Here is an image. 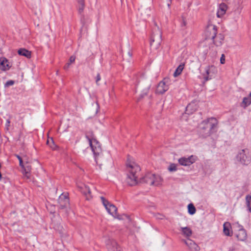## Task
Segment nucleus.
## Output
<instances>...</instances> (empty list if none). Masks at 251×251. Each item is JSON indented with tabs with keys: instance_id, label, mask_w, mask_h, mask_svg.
Instances as JSON below:
<instances>
[{
	"instance_id": "1",
	"label": "nucleus",
	"mask_w": 251,
	"mask_h": 251,
	"mask_svg": "<svg viewBox=\"0 0 251 251\" xmlns=\"http://www.w3.org/2000/svg\"><path fill=\"white\" fill-rule=\"evenodd\" d=\"M217 123L214 118L203 121L200 125L199 134L200 137L205 138L217 131Z\"/></svg>"
},
{
	"instance_id": "2",
	"label": "nucleus",
	"mask_w": 251,
	"mask_h": 251,
	"mask_svg": "<svg viewBox=\"0 0 251 251\" xmlns=\"http://www.w3.org/2000/svg\"><path fill=\"white\" fill-rule=\"evenodd\" d=\"M85 136L89 141L95 161L97 163L98 157L102 153V149L100 143L95 138L94 132L92 130L85 131Z\"/></svg>"
},
{
	"instance_id": "3",
	"label": "nucleus",
	"mask_w": 251,
	"mask_h": 251,
	"mask_svg": "<svg viewBox=\"0 0 251 251\" xmlns=\"http://www.w3.org/2000/svg\"><path fill=\"white\" fill-rule=\"evenodd\" d=\"M126 167L128 173L127 174L126 182L129 186H134L137 183V174L141 170L140 167L134 162L127 163Z\"/></svg>"
},
{
	"instance_id": "4",
	"label": "nucleus",
	"mask_w": 251,
	"mask_h": 251,
	"mask_svg": "<svg viewBox=\"0 0 251 251\" xmlns=\"http://www.w3.org/2000/svg\"><path fill=\"white\" fill-rule=\"evenodd\" d=\"M237 161L243 165H248L251 162V156L248 149H244L239 151L236 156Z\"/></svg>"
},
{
	"instance_id": "5",
	"label": "nucleus",
	"mask_w": 251,
	"mask_h": 251,
	"mask_svg": "<svg viewBox=\"0 0 251 251\" xmlns=\"http://www.w3.org/2000/svg\"><path fill=\"white\" fill-rule=\"evenodd\" d=\"M162 41V32L158 28L157 30L152 32L151 37L150 45L155 48H158Z\"/></svg>"
},
{
	"instance_id": "6",
	"label": "nucleus",
	"mask_w": 251,
	"mask_h": 251,
	"mask_svg": "<svg viewBox=\"0 0 251 251\" xmlns=\"http://www.w3.org/2000/svg\"><path fill=\"white\" fill-rule=\"evenodd\" d=\"M205 33L207 39L214 40L217 34V26L211 24L208 25L206 28Z\"/></svg>"
},
{
	"instance_id": "7",
	"label": "nucleus",
	"mask_w": 251,
	"mask_h": 251,
	"mask_svg": "<svg viewBox=\"0 0 251 251\" xmlns=\"http://www.w3.org/2000/svg\"><path fill=\"white\" fill-rule=\"evenodd\" d=\"M169 78L167 77L164 78L158 84L156 89V92L160 94H164L169 89Z\"/></svg>"
},
{
	"instance_id": "8",
	"label": "nucleus",
	"mask_w": 251,
	"mask_h": 251,
	"mask_svg": "<svg viewBox=\"0 0 251 251\" xmlns=\"http://www.w3.org/2000/svg\"><path fill=\"white\" fill-rule=\"evenodd\" d=\"M197 157L193 155L188 157H182L178 159V162L180 165L183 166H190L196 161Z\"/></svg>"
},
{
	"instance_id": "9",
	"label": "nucleus",
	"mask_w": 251,
	"mask_h": 251,
	"mask_svg": "<svg viewBox=\"0 0 251 251\" xmlns=\"http://www.w3.org/2000/svg\"><path fill=\"white\" fill-rule=\"evenodd\" d=\"M59 208L64 209L69 206V199L66 194H62L58 200Z\"/></svg>"
},
{
	"instance_id": "10",
	"label": "nucleus",
	"mask_w": 251,
	"mask_h": 251,
	"mask_svg": "<svg viewBox=\"0 0 251 251\" xmlns=\"http://www.w3.org/2000/svg\"><path fill=\"white\" fill-rule=\"evenodd\" d=\"M107 246L109 251H121V247L115 240H108L107 242Z\"/></svg>"
},
{
	"instance_id": "11",
	"label": "nucleus",
	"mask_w": 251,
	"mask_h": 251,
	"mask_svg": "<svg viewBox=\"0 0 251 251\" xmlns=\"http://www.w3.org/2000/svg\"><path fill=\"white\" fill-rule=\"evenodd\" d=\"M183 241L188 247L190 251H199L200 250L198 245L191 239L188 238L186 240H183Z\"/></svg>"
},
{
	"instance_id": "12",
	"label": "nucleus",
	"mask_w": 251,
	"mask_h": 251,
	"mask_svg": "<svg viewBox=\"0 0 251 251\" xmlns=\"http://www.w3.org/2000/svg\"><path fill=\"white\" fill-rule=\"evenodd\" d=\"M154 177V174L151 173H147L144 177H142L140 179V182L146 183L149 184L150 185H153L154 181L153 179Z\"/></svg>"
},
{
	"instance_id": "13",
	"label": "nucleus",
	"mask_w": 251,
	"mask_h": 251,
	"mask_svg": "<svg viewBox=\"0 0 251 251\" xmlns=\"http://www.w3.org/2000/svg\"><path fill=\"white\" fill-rule=\"evenodd\" d=\"M239 229L238 233L236 234V237L239 241H244L247 239V234L246 230L243 228V226H239Z\"/></svg>"
},
{
	"instance_id": "14",
	"label": "nucleus",
	"mask_w": 251,
	"mask_h": 251,
	"mask_svg": "<svg viewBox=\"0 0 251 251\" xmlns=\"http://www.w3.org/2000/svg\"><path fill=\"white\" fill-rule=\"evenodd\" d=\"M224 35L222 34H217L215 38L212 40L213 44L217 47H220L223 44L224 40Z\"/></svg>"
},
{
	"instance_id": "15",
	"label": "nucleus",
	"mask_w": 251,
	"mask_h": 251,
	"mask_svg": "<svg viewBox=\"0 0 251 251\" xmlns=\"http://www.w3.org/2000/svg\"><path fill=\"white\" fill-rule=\"evenodd\" d=\"M227 9L226 5L222 3L219 5V8L217 12V16L218 17H222L225 13Z\"/></svg>"
},
{
	"instance_id": "16",
	"label": "nucleus",
	"mask_w": 251,
	"mask_h": 251,
	"mask_svg": "<svg viewBox=\"0 0 251 251\" xmlns=\"http://www.w3.org/2000/svg\"><path fill=\"white\" fill-rule=\"evenodd\" d=\"M231 225L229 222H226L223 225V232L224 234L228 236H231L232 231H230Z\"/></svg>"
},
{
	"instance_id": "17",
	"label": "nucleus",
	"mask_w": 251,
	"mask_h": 251,
	"mask_svg": "<svg viewBox=\"0 0 251 251\" xmlns=\"http://www.w3.org/2000/svg\"><path fill=\"white\" fill-rule=\"evenodd\" d=\"M18 53L20 55L25 56L27 58L31 57V52L25 49H20L18 51Z\"/></svg>"
},
{
	"instance_id": "18",
	"label": "nucleus",
	"mask_w": 251,
	"mask_h": 251,
	"mask_svg": "<svg viewBox=\"0 0 251 251\" xmlns=\"http://www.w3.org/2000/svg\"><path fill=\"white\" fill-rule=\"evenodd\" d=\"M8 62V60L5 58H0V66H1V69L3 71H6L9 69L10 67L8 64H7L6 66L5 64Z\"/></svg>"
},
{
	"instance_id": "19",
	"label": "nucleus",
	"mask_w": 251,
	"mask_h": 251,
	"mask_svg": "<svg viewBox=\"0 0 251 251\" xmlns=\"http://www.w3.org/2000/svg\"><path fill=\"white\" fill-rule=\"evenodd\" d=\"M106 209L109 214L113 216L116 214L117 211V208L112 203H110Z\"/></svg>"
},
{
	"instance_id": "20",
	"label": "nucleus",
	"mask_w": 251,
	"mask_h": 251,
	"mask_svg": "<svg viewBox=\"0 0 251 251\" xmlns=\"http://www.w3.org/2000/svg\"><path fill=\"white\" fill-rule=\"evenodd\" d=\"M181 231L184 236L189 237L192 235V231L188 227H181Z\"/></svg>"
},
{
	"instance_id": "21",
	"label": "nucleus",
	"mask_w": 251,
	"mask_h": 251,
	"mask_svg": "<svg viewBox=\"0 0 251 251\" xmlns=\"http://www.w3.org/2000/svg\"><path fill=\"white\" fill-rule=\"evenodd\" d=\"M242 103L244 104L243 106L244 108L251 104V92L248 97L243 98Z\"/></svg>"
},
{
	"instance_id": "22",
	"label": "nucleus",
	"mask_w": 251,
	"mask_h": 251,
	"mask_svg": "<svg viewBox=\"0 0 251 251\" xmlns=\"http://www.w3.org/2000/svg\"><path fill=\"white\" fill-rule=\"evenodd\" d=\"M82 193L86 196L87 200H90L92 198L91 192L89 187L85 186L84 190L83 191Z\"/></svg>"
},
{
	"instance_id": "23",
	"label": "nucleus",
	"mask_w": 251,
	"mask_h": 251,
	"mask_svg": "<svg viewBox=\"0 0 251 251\" xmlns=\"http://www.w3.org/2000/svg\"><path fill=\"white\" fill-rule=\"evenodd\" d=\"M77 2L78 4V12L79 14H81L85 7V1L84 0H78Z\"/></svg>"
},
{
	"instance_id": "24",
	"label": "nucleus",
	"mask_w": 251,
	"mask_h": 251,
	"mask_svg": "<svg viewBox=\"0 0 251 251\" xmlns=\"http://www.w3.org/2000/svg\"><path fill=\"white\" fill-rule=\"evenodd\" d=\"M184 64L181 63L176 69V71L174 73V76L176 77L181 74L182 70L184 69Z\"/></svg>"
},
{
	"instance_id": "25",
	"label": "nucleus",
	"mask_w": 251,
	"mask_h": 251,
	"mask_svg": "<svg viewBox=\"0 0 251 251\" xmlns=\"http://www.w3.org/2000/svg\"><path fill=\"white\" fill-rule=\"evenodd\" d=\"M153 177V181H154V183H153V185L156 186H159L162 181L161 177L159 175H155L154 174Z\"/></svg>"
},
{
	"instance_id": "26",
	"label": "nucleus",
	"mask_w": 251,
	"mask_h": 251,
	"mask_svg": "<svg viewBox=\"0 0 251 251\" xmlns=\"http://www.w3.org/2000/svg\"><path fill=\"white\" fill-rule=\"evenodd\" d=\"M194 105V103H189L186 107V113H187L188 114L193 113V111H195L196 109V107L193 108Z\"/></svg>"
},
{
	"instance_id": "27",
	"label": "nucleus",
	"mask_w": 251,
	"mask_h": 251,
	"mask_svg": "<svg viewBox=\"0 0 251 251\" xmlns=\"http://www.w3.org/2000/svg\"><path fill=\"white\" fill-rule=\"evenodd\" d=\"M187 208L188 212L189 214L194 215L196 213V209L193 203H189L187 206Z\"/></svg>"
},
{
	"instance_id": "28",
	"label": "nucleus",
	"mask_w": 251,
	"mask_h": 251,
	"mask_svg": "<svg viewBox=\"0 0 251 251\" xmlns=\"http://www.w3.org/2000/svg\"><path fill=\"white\" fill-rule=\"evenodd\" d=\"M210 66H207L205 68V72L206 75L204 76V82L207 81L211 79V76L210 75Z\"/></svg>"
},
{
	"instance_id": "29",
	"label": "nucleus",
	"mask_w": 251,
	"mask_h": 251,
	"mask_svg": "<svg viewBox=\"0 0 251 251\" xmlns=\"http://www.w3.org/2000/svg\"><path fill=\"white\" fill-rule=\"evenodd\" d=\"M246 200L248 210L251 213V196L249 195L246 196Z\"/></svg>"
},
{
	"instance_id": "30",
	"label": "nucleus",
	"mask_w": 251,
	"mask_h": 251,
	"mask_svg": "<svg viewBox=\"0 0 251 251\" xmlns=\"http://www.w3.org/2000/svg\"><path fill=\"white\" fill-rule=\"evenodd\" d=\"M47 144L48 145L52 150H55L57 146L54 144V142L51 138L50 140H48L47 141Z\"/></svg>"
},
{
	"instance_id": "31",
	"label": "nucleus",
	"mask_w": 251,
	"mask_h": 251,
	"mask_svg": "<svg viewBox=\"0 0 251 251\" xmlns=\"http://www.w3.org/2000/svg\"><path fill=\"white\" fill-rule=\"evenodd\" d=\"M168 169L170 172L176 171L177 170V165L175 163H171Z\"/></svg>"
},
{
	"instance_id": "32",
	"label": "nucleus",
	"mask_w": 251,
	"mask_h": 251,
	"mask_svg": "<svg viewBox=\"0 0 251 251\" xmlns=\"http://www.w3.org/2000/svg\"><path fill=\"white\" fill-rule=\"evenodd\" d=\"M100 199L101 200V201L106 209L107 207L109 205V204L111 203H110L106 199H105L103 197H101Z\"/></svg>"
},
{
	"instance_id": "33",
	"label": "nucleus",
	"mask_w": 251,
	"mask_h": 251,
	"mask_svg": "<svg viewBox=\"0 0 251 251\" xmlns=\"http://www.w3.org/2000/svg\"><path fill=\"white\" fill-rule=\"evenodd\" d=\"M15 156L19 160L20 166L22 168H24V164L22 158L18 154H15Z\"/></svg>"
},
{
	"instance_id": "34",
	"label": "nucleus",
	"mask_w": 251,
	"mask_h": 251,
	"mask_svg": "<svg viewBox=\"0 0 251 251\" xmlns=\"http://www.w3.org/2000/svg\"><path fill=\"white\" fill-rule=\"evenodd\" d=\"M149 89H150V87H148L147 88L144 90L142 92V94L140 96V98L142 99V98H144L145 96H146L149 92Z\"/></svg>"
},
{
	"instance_id": "35",
	"label": "nucleus",
	"mask_w": 251,
	"mask_h": 251,
	"mask_svg": "<svg viewBox=\"0 0 251 251\" xmlns=\"http://www.w3.org/2000/svg\"><path fill=\"white\" fill-rule=\"evenodd\" d=\"M14 82H15L14 80H8L5 84V86L8 87V86H11L14 84Z\"/></svg>"
},
{
	"instance_id": "36",
	"label": "nucleus",
	"mask_w": 251,
	"mask_h": 251,
	"mask_svg": "<svg viewBox=\"0 0 251 251\" xmlns=\"http://www.w3.org/2000/svg\"><path fill=\"white\" fill-rule=\"evenodd\" d=\"M95 79L97 85H99V81L101 79V77L99 73L97 74V76L95 77Z\"/></svg>"
},
{
	"instance_id": "37",
	"label": "nucleus",
	"mask_w": 251,
	"mask_h": 251,
	"mask_svg": "<svg viewBox=\"0 0 251 251\" xmlns=\"http://www.w3.org/2000/svg\"><path fill=\"white\" fill-rule=\"evenodd\" d=\"M23 170H24V171L26 174L28 173L30 171L31 169V166L27 165L26 167L24 166V168H22Z\"/></svg>"
},
{
	"instance_id": "38",
	"label": "nucleus",
	"mask_w": 251,
	"mask_h": 251,
	"mask_svg": "<svg viewBox=\"0 0 251 251\" xmlns=\"http://www.w3.org/2000/svg\"><path fill=\"white\" fill-rule=\"evenodd\" d=\"M75 57L74 55L71 56L69 60L68 63L72 64L75 61Z\"/></svg>"
},
{
	"instance_id": "39",
	"label": "nucleus",
	"mask_w": 251,
	"mask_h": 251,
	"mask_svg": "<svg viewBox=\"0 0 251 251\" xmlns=\"http://www.w3.org/2000/svg\"><path fill=\"white\" fill-rule=\"evenodd\" d=\"M220 62L222 64H224L225 63V56L224 54H222L220 58Z\"/></svg>"
},
{
	"instance_id": "40",
	"label": "nucleus",
	"mask_w": 251,
	"mask_h": 251,
	"mask_svg": "<svg viewBox=\"0 0 251 251\" xmlns=\"http://www.w3.org/2000/svg\"><path fill=\"white\" fill-rule=\"evenodd\" d=\"M187 24L186 20L183 16H182V23L181 26H186Z\"/></svg>"
},
{
	"instance_id": "41",
	"label": "nucleus",
	"mask_w": 251,
	"mask_h": 251,
	"mask_svg": "<svg viewBox=\"0 0 251 251\" xmlns=\"http://www.w3.org/2000/svg\"><path fill=\"white\" fill-rule=\"evenodd\" d=\"M10 120L9 119H7L6 120V123L5 124V127H6V128L8 130V127L9 126H10Z\"/></svg>"
},
{
	"instance_id": "42",
	"label": "nucleus",
	"mask_w": 251,
	"mask_h": 251,
	"mask_svg": "<svg viewBox=\"0 0 251 251\" xmlns=\"http://www.w3.org/2000/svg\"><path fill=\"white\" fill-rule=\"evenodd\" d=\"M71 65L69 63H67L65 66H64V69L65 70H68L70 67V65Z\"/></svg>"
},
{
	"instance_id": "43",
	"label": "nucleus",
	"mask_w": 251,
	"mask_h": 251,
	"mask_svg": "<svg viewBox=\"0 0 251 251\" xmlns=\"http://www.w3.org/2000/svg\"><path fill=\"white\" fill-rule=\"evenodd\" d=\"M128 55H129V57H132V53H131V52L129 51V52H128Z\"/></svg>"
}]
</instances>
